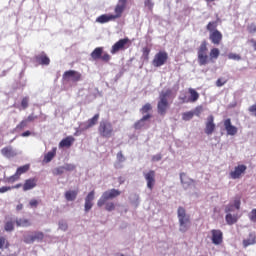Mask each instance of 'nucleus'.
I'll return each instance as SVG.
<instances>
[{"instance_id":"nucleus-1","label":"nucleus","mask_w":256,"mask_h":256,"mask_svg":"<svg viewBox=\"0 0 256 256\" xmlns=\"http://www.w3.org/2000/svg\"><path fill=\"white\" fill-rule=\"evenodd\" d=\"M172 93L173 91L171 89L160 92L157 111L158 115H161V117H165V115H167V110L169 109V97H171Z\"/></svg>"},{"instance_id":"nucleus-2","label":"nucleus","mask_w":256,"mask_h":256,"mask_svg":"<svg viewBox=\"0 0 256 256\" xmlns=\"http://www.w3.org/2000/svg\"><path fill=\"white\" fill-rule=\"evenodd\" d=\"M177 217L179 221V231L180 233H187L191 228V216L187 214V210L183 207H178Z\"/></svg>"},{"instance_id":"nucleus-3","label":"nucleus","mask_w":256,"mask_h":256,"mask_svg":"<svg viewBox=\"0 0 256 256\" xmlns=\"http://www.w3.org/2000/svg\"><path fill=\"white\" fill-rule=\"evenodd\" d=\"M208 43L206 40H203L198 47L197 55H198V63L201 67L207 65L209 63V48L207 47Z\"/></svg>"},{"instance_id":"nucleus-4","label":"nucleus","mask_w":256,"mask_h":256,"mask_svg":"<svg viewBox=\"0 0 256 256\" xmlns=\"http://www.w3.org/2000/svg\"><path fill=\"white\" fill-rule=\"evenodd\" d=\"M98 133L100 137H103L104 139H109L113 137V133H114L113 124H111L109 120L100 121L98 126Z\"/></svg>"},{"instance_id":"nucleus-5","label":"nucleus","mask_w":256,"mask_h":256,"mask_svg":"<svg viewBox=\"0 0 256 256\" xmlns=\"http://www.w3.org/2000/svg\"><path fill=\"white\" fill-rule=\"evenodd\" d=\"M121 195V191L117 189H111L103 192L102 196L97 201L98 207H103L110 199H115V197H119Z\"/></svg>"},{"instance_id":"nucleus-6","label":"nucleus","mask_w":256,"mask_h":256,"mask_svg":"<svg viewBox=\"0 0 256 256\" xmlns=\"http://www.w3.org/2000/svg\"><path fill=\"white\" fill-rule=\"evenodd\" d=\"M90 57L93 59V61H104V63H109L111 61V55L108 53H103V47H97L95 48L91 54Z\"/></svg>"},{"instance_id":"nucleus-7","label":"nucleus","mask_w":256,"mask_h":256,"mask_svg":"<svg viewBox=\"0 0 256 256\" xmlns=\"http://www.w3.org/2000/svg\"><path fill=\"white\" fill-rule=\"evenodd\" d=\"M168 60L169 54L166 51L161 50L154 55L152 65L153 67H163V65H165V63H167Z\"/></svg>"},{"instance_id":"nucleus-8","label":"nucleus","mask_w":256,"mask_h":256,"mask_svg":"<svg viewBox=\"0 0 256 256\" xmlns=\"http://www.w3.org/2000/svg\"><path fill=\"white\" fill-rule=\"evenodd\" d=\"M45 239V234L41 231H34L32 234H28L24 236V243L27 245H31L32 243H35V241H43Z\"/></svg>"},{"instance_id":"nucleus-9","label":"nucleus","mask_w":256,"mask_h":256,"mask_svg":"<svg viewBox=\"0 0 256 256\" xmlns=\"http://www.w3.org/2000/svg\"><path fill=\"white\" fill-rule=\"evenodd\" d=\"M128 1L129 0H118V3L116 4V6L114 8V13H115V14H113L114 20L121 19V17H123V13L127 9Z\"/></svg>"},{"instance_id":"nucleus-10","label":"nucleus","mask_w":256,"mask_h":256,"mask_svg":"<svg viewBox=\"0 0 256 256\" xmlns=\"http://www.w3.org/2000/svg\"><path fill=\"white\" fill-rule=\"evenodd\" d=\"M62 77L64 81H72V83H78V81H81L82 76L81 73L75 70H68L64 72Z\"/></svg>"},{"instance_id":"nucleus-11","label":"nucleus","mask_w":256,"mask_h":256,"mask_svg":"<svg viewBox=\"0 0 256 256\" xmlns=\"http://www.w3.org/2000/svg\"><path fill=\"white\" fill-rule=\"evenodd\" d=\"M215 129V117L213 115H209L206 119L204 133L206 135H213V133H215Z\"/></svg>"},{"instance_id":"nucleus-12","label":"nucleus","mask_w":256,"mask_h":256,"mask_svg":"<svg viewBox=\"0 0 256 256\" xmlns=\"http://www.w3.org/2000/svg\"><path fill=\"white\" fill-rule=\"evenodd\" d=\"M130 40L128 37L124 38V39H120L119 41H117L111 48L110 53L112 55H115V53H119V51H123V49H125V45L129 44Z\"/></svg>"},{"instance_id":"nucleus-13","label":"nucleus","mask_w":256,"mask_h":256,"mask_svg":"<svg viewBox=\"0 0 256 256\" xmlns=\"http://www.w3.org/2000/svg\"><path fill=\"white\" fill-rule=\"evenodd\" d=\"M155 171L154 170H149L148 172L144 173V179L147 182V188L150 191H153V187H155Z\"/></svg>"},{"instance_id":"nucleus-14","label":"nucleus","mask_w":256,"mask_h":256,"mask_svg":"<svg viewBox=\"0 0 256 256\" xmlns=\"http://www.w3.org/2000/svg\"><path fill=\"white\" fill-rule=\"evenodd\" d=\"M211 241L213 245H221L223 243V232L219 229H212L211 230Z\"/></svg>"},{"instance_id":"nucleus-15","label":"nucleus","mask_w":256,"mask_h":256,"mask_svg":"<svg viewBox=\"0 0 256 256\" xmlns=\"http://www.w3.org/2000/svg\"><path fill=\"white\" fill-rule=\"evenodd\" d=\"M209 39L213 45H221V41H223V33L219 30H214L210 32Z\"/></svg>"},{"instance_id":"nucleus-16","label":"nucleus","mask_w":256,"mask_h":256,"mask_svg":"<svg viewBox=\"0 0 256 256\" xmlns=\"http://www.w3.org/2000/svg\"><path fill=\"white\" fill-rule=\"evenodd\" d=\"M247 171V166L241 164L234 168V171L230 172L231 179H241L243 173Z\"/></svg>"},{"instance_id":"nucleus-17","label":"nucleus","mask_w":256,"mask_h":256,"mask_svg":"<svg viewBox=\"0 0 256 256\" xmlns=\"http://www.w3.org/2000/svg\"><path fill=\"white\" fill-rule=\"evenodd\" d=\"M223 123H224V129L227 132V135H230L233 137L235 136L237 131H239L237 127L233 126V124L231 123V118L225 119Z\"/></svg>"},{"instance_id":"nucleus-18","label":"nucleus","mask_w":256,"mask_h":256,"mask_svg":"<svg viewBox=\"0 0 256 256\" xmlns=\"http://www.w3.org/2000/svg\"><path fill=\"white\" fill-rule=\"evenodd\" d=\"M35 63L38 65H49L51 63V59L45 54V52H42L41 54H38L34 57Z\"/></svg>"},{"instance_id":"nucleus-19","label":"nucleus","mask_w":256,"mask_h":256,"mask_svg":"<svg viewBox=\"0 0 256 256\" xmlns=\"http://www.w3.org/2000/svg\"><path fill=\"white\" fill-rule=\"evenodd\" d=\"M1 153L3 157H6V159H13V157H17V152L11 146L2 148Z\"/></svg>"},{"instance_id":"nucleus-20","label":"nucleus","mask_w":256,"mask_h":256,"mask_svg":"<svg viewBox=\"0 0 256 256\" xmlns=\"http://www.w3.org/2000/svg\"><path fill=\"white\" fill-rule=\"evenodd\" d=\"M35 187H37V178H30L25 180L22 189L23 191H31V189H35Z\"/></svg>"},{"instance_id":"nucleus-21","label":"nucleus","mask_w":256,"mask_h":256,"mask_svg":"<svg viewBox=\"0 0 256 256\" xmlns=\"http://www.w3.org/2000/svg\"><path fill=\"white\" fill-rule=\"evenodd\" d=\"M15 223L17 227H23V228L31 227L33 225V222H31V219L25 218V217L16 218Z\"/></svg>"},{"instance_id":"nucleus-22","label":"nucleus","mask_w":256,"mask_h":256,"mask_svg":"<svg viewBox=\"0 0 256 256\" xmlns=\"http://www.w3.org/2000/svg\"><path fill=\"white\" fill-rule=\"evenodd\" d=\"M73 143H75V138L73 136H68L60 141L59 147L69 148V147H71V145H73Z\"/></svg>"},{"instance_id":"nucleus-23","label":"nucleus","mask_w":256,"mask_h":256,"mask_svg":"<svg viewBox=\"0 0 256 256\" xmlns=\"http://www.w3.org/2000/svg\"><path fill=\"white\" fill-rule=\"evenodd\" d=\"M97 23H109V21H115L113 14H102L96 19Z\"/></svg>"},{"instance_id":"nucleus-24","label":"nucleus","mask_w":256,"mask_h":256,"mask_svg":"<svg viewBox=\"0 0 256 256\" xmlns=\"http://www.w3.org/2000/svg\"><path fill=\"white\" fill-rule=\"evenodd\" d=\"M188 93L190 94V97L188 99L190 103H195L196 101H199V92H197V90L189 88Z\"/></svg>"},{"instance_id":"nucleus-25","label":"nucleus","mask_w":256,"mask_h":256,"mask_svg":"<svg viewBox=\"0 0 256 256\" xmlns=\"http://www.w3.org/2000/svg\"><path fill=\"white\" fill-rule=\"evenodd\" d=\"M77 195H79V191L69 190L65 192V199L66 201H75L77 199Z\"/></svg>"},{"instance_id":"nucleus-26","label":"nucleus","mask_w":256,"mask_h":256,"mask_svg":"<svg viewBox=\"0 0 256 256\" xmlns=\"http://www.w3.org/2000/svg\"><path fill=\"white\" fill-rule=\"evenodd\" d=\"M55 155H57V148H53L44 156V162L51 163V161H53V159L55 158Z\"/></svg>"},{"instance_id":"nucleus-27","label":"nucleus","mask_w":256,"mask_h":256,"mask_svg":"<svg viewBox=\"0 0 256 256\" xmlns=\"http://www.w3.org/2000/svg\"><path fill=\"white\" fill-rule=\"evenodd\" d=\"M99 121V114H95L92 118L88 119L86 122V129H91L95 127V124Z\"/></svg>"},{"instance_id":"nucleus-28","label":"nucleus","mask_w":256,"mask_h":256,"mask_svg":"<svg viewBox=\"0 0 256 256\" xmlns=\"http://www.w3.org/2000/svg\"><path fill=\"white\" fill-rule=\"evenodd\" d=\"M219 55H221L219 48H212L209 53V61H214L219 59Z\"/></svg>"},{"instance_id":"nucleus-29","label":"nucleus","mask_w":256,"mask_h":256,"mask_svg":"<svg viewBox=\"0 0 256 256\" xmlns=\"http://www.w3.org/2000/svg\"><path fill=\"white\" fill-rule=\"evenodd\" d=\"M217 27H219V19L216 21H210L207 24L206 29L209 31V33H213V31H218Z\"/></svg>"},{"instance_id":"nucleus-30","label":"nucleus","mask_w":256,"mask_h":256,"mask_svg":"<svg viewBox=\"0 0 256 256\" xmlns=\"http://www.w3.org/2000/svg\"><path fill=\"white\" fill-rule=\"evenodd\" d=\"M31 169V165L30 164H26L23 166H20L17 168L16 170V174L21 177V175H23L24 173H27V171H29Z\"/></svg>"},{"instance_id":"nucleus-31","label":"nucleus","mask_w":256,"mask_h":256,"mask_svg":"<svg viewBox=\"0 0 256 256\" xmlns=\"http://www.w3.org/2000/svg\"><path fill=\"white\" fill-rule=\"evenodd\" d=\"M227 225H235L237 223V216H233L231 213H228L225 217Z\"/></svg>"},{"instance_id":"nucleus-32","label":"nucleus","mask_w":256,"mask_h":256,"mask_svg":"<svg viewBox=\"0 0 256 256\" xmlns=\"http://www.w3.org/2000/svg\"><path fill=\"white\" fill-rule=\"evenodd\" d=\"M249 245H255V236L253 234H250L248 239L243 240L244 247H249Z\"/></svg>"},{"instance_id":"nucleus-33","label":"nucleus","mask_w":256,"mask_h":256,"mask_svg":"<svg viewBox=\"0 0 256 256\" xmlns=\"http://www.w3.org/2000/svg\"><path fill=\"white\" fill-rule=\"evenodd\" d=\"M193 117H195V113L193 111H188V112L182 113L183 121H191V119H193Z\"/></svg>"},{"instance_id":"nucleus-34","label":"nucleus","mask_w":256,"mask_h":256,"mask_svg":"<svg viewBox=\"0 0 256 256\" xmlns=\"http://www.w3.org/2000/svg\"><path fill=\"white\" fill-rule=\"evenodd\" d=\"M151 54V48L149 47H143L142 48V57L145 61H149V55Z\"/></svg>"},{"instance_id":"nucleus-35","label":"nucleus","mask_w":256,"mask_h":256,"mask_svg":"<svg viewBox=\"0 0 256 256\" xmlns=\"http://www.w3.org/2000/svg\"><path fill=\"white\" fill-rule=\"evenodd\" d=\"M4 229L7 232H11L15 230V224L13 223V221H7L4 225Z\"/></svg>"},{"instance_id":"nucleus-36","label":"nucleus","mask_w":256,"mask_h":256,"mask_svg":"<svg viewBox=\"0 0 256 256\" xmlns=\"http://www.w3.org/2000/svg\"><path fill=\"white\" fill-rule=\"evenodd\" d=\"M9 249V241H7L6 237L1 236L0 237V249Z\"/></svg>"},{"instance_id":"nucleus-37","label":"nucleus","mask_w":256,"mask_h":256,"mask_svg":"<svg viewBox=\"0 0 256 256\" xmlns=\"http://www.w3.org/2000/svg\"><path fill=\"white\" fill-rule=\"evenodd\" d=\"M153 109V106H151V104L146 103L144 106H142V108L140 109V112L142 113V115H145V113H149V111H151Z\"/></svg>"},{"instance_id":"nucleus-38","label":"nucleus","mask_w":256,"mask_h":256,"mask_svg":"<svg viewBox=\"0 0 256 256\" xmlns=\"http://www.w3.org/2000/svg\"><path fill=\"white\" fill-rule=\"evenodd\" d=\"M28 121L25 119V120H22L17 126H16V129L18 130V131H23V129L25 128V127H27V125H28Z\"/></svg>"},{"instance_id":"nucleus-39","label":"nucleus","mask_w":256,"mask_h":256,"mask_svg":"<svg viewBox=\"0 0 256 256\" xmlns=\"http://www.w3.org/2000/svg\"><path fill=\"white\" fill-rule=\"evenodd\" d=\"M105 205V209L109 212L111 211H115V203L113 202H107L104 204Z\"/></svg>"},{"instance_id":"nucleus-40","label":"nucleus","mask_w":256,"mask_h":256,"mask_svg":"<svg viewBox=\"0 0 256 256\" xmlns=\"http://www.w3.org/2000/svg\"><path fill=\"white\" fill-rule=\"evenodd\" d=\"M228 59H231L232 61H241V55L235 54V53H229Z\"/></svg>"},{"instance_id":"nucleus-41","label":"nucleus","mask_w":256,"mask_h":256,"mask_svg":"<svg viewBox=\"0 0 256 256\" xmlns=\"http://www.w3.org/2000/svg\"><path fill=\"white\" fill-rule=\"evenodd\" d=\"M95 199V190H92L88 193V195L85 198V201H89L90 203H93V200Z\"/></svg>"},{"instance_id":"nucleus-42","label":"nucleus","mask_w":256,"mask_h":256,"mask_svg":"<svg viewBox=\"0 0 256 256\" xmlns=\"http://www.w3.org/2000/svg\"><path fill=\"white\" fill-rule=\"evenodd\" d=\"M247 31L248 33H250L251 35L256 33V25L255 23H251L247 26Z\"/></svg>"},{"instance_id":"nucleus-43","label":"nucleus","mask_w":256,"mask_h":256,"mask_svg":"<svg viewBox=\"0 0 256 256\" xmlns=\"http://www.w3.org/2000/svg\"><path fill=\"white\" fill-rule=\"evenodd\" d=\"M15 181H19V174H17V172L14 175L7 178L8 183H15Z\"/></svg>"},{"instance_id":"nucleus-44","label":"nucleus","mask_w":256,"mask_h":256,"mask_svg":"<svg viewBox=\"0 0 256 256\" xmlns=\"http://www.w3.org/2000/svg\"><path fill=\"white\" fill-rule=\"evenodd\" d=\"M227 79L225 78H218L216 81V87H223V85H226Z\"/></svg>"},{"instance_id":"nucleus-45","label":"nucleus","mask_w":256,"mask_h":256,"mask_svg":"<svg viewBox=\"0 0 256 256\" xmlns=\"http://www.w3.org/2000/svg\"><path fill=\"white\" fill-rule=\"evenodd\" d=\"M92 208H93V202H89L85 200V205H84L85 212L89 213V211H91Z\"/></svg>"},{"instance_id":"nucleus-46","label":"nucleus","mask_w":256,"mask_h":256,"mask_svg":"<svg viewBox=\"0 0 256 256\" xmlns=\"http://www.w3.org/2000/svg\"><path fill=\"white\" fill-rule=\"evenodd\" d=\"M22 109H27L29 107V97H24L21 101Z\"/></svg>"},{"instance_id":"nucleus-47","label":"nucleus","mask_w":256,"mask_h":256,"mask_svg":"<svg viewBox=\"0 0 256 256\" xmlns=\"http://www.w3.org/2000/svg\"><path fill=\"white\" fill-rule=\"evenodd\" d=\"M65 173L64 166H60L58 168H55L54 175H63Z\"/></svg>"},{"instance_id":"nucleus-48","label":"nucleus","mask_w":256,"mask_h":256,"mask_svg":"<svg viewBox=\"0 0 256 256\" xmlns=\"http://www.w3.org/2000/svg\"><path fill=\"white\" fill-rule=\"evenodd\" d=\"M193 113L196 117H199L203 113V106H197Z\"/></svg>"},{"instance_id":"nucleus-49","label":"nucleus","mask_w":256,"mask_h":256,"mask_svg":"<svg viewBox=\"0 0 256 256\" xmlns=\"http://www.w3.org/2000/svg\"><path fill=\"white\" fill-rule=\"evenodd\" d=\"M64 171H75V164H65Z\"/></svg>"},{"instance_id":"nucleus-50","label":"nucleus","mask_w":256,"mask_h":256,"mask_svg":"<svg viewBox=\"0 0 256 256\" xmlns=\"http://www.w3.org/2000/svg\"><path fill=\"white\" fill-rule=\"evenodd\" d=\"M142 127H145V122H143V120H139L134 124L135 129H142Z\"/></svg>"},{"instance_id":"nucleus-51","label":"nucleus","mask_w":256,"mask_h":256,"mask_svg":"<svg viewBox=\"0 0 256 256\" xmlns=\"http://www.w3.org/2000/svg\"><path fill=\"white\" fill-rule=\"evenodd\" d=\"M233 207H235V209H237V210L241 209V199H240V198H236V199L234 200V205H233Z\"/></svg>"},{"instance_id":"nucleus-52","label":"nucleus","mask_w":256,"mask_h":256,"mask_svg":"<svg viewBox=\"0 0 256 256\" xmlns=\"http://www.w3.org/2000/svg\"><path fill=\"white\" fill-rule=\"evenodd\" d=\"M249 219H250V221H253V222L256 221V209H252V211L250 212V215H249Z\"/></svg>"},{"instance_id":"nucleus-53","label":"nucleus","mask_w":256,"mask_h":256,"mask_svg":"<svg viewBox=\"0 0 256 256\" xmlns=\"http://www.w3.org/2000/svg\"><path fill=\"white\" fill-rule=\"evenodd\" d=\"M248 111H249V113H251L252 115H254V117H256V103L253 104L252 106H250V107L248 108Z\"/></svg>"},{"instance_id":"nucleus-54","label":"nucleus","mask_w":256,"mask_h":256,"mask_svg":"<svg viewBox=\"0 0 256 256\" xmlns=\"http://www.w3.org/2000/svg\"><path fill=\"white\" fill-rule=\"evenodd\" d=\"M59 229H61V231H67L68 226L66 222H59Z\"/></svg>"},{"instance_id":"nucleus-55","label":"nucleus","mask_w":256,"mask_h":256,"mask_svg":"<svg viewBox=\"0 0 256 256\" xmlns=\"http://www.w3.org/2000/svg\"><path fill=\"white\" fill-rule=\"evenodd\" d=\"M29 205L32 208L33 207L36 208L39 205V201H37V199H32V200H30Z\"/></svg>"},{"instance_id":"nucleus-56","label":"nucleus","mask_w":256,"mask_h":256,"mask_svg":"<svg viewBox=\"0 0 256 256\" xmlns=\"http://www.w3.org/2000/svg\"><path fill=\"white\" fill-rule=\"evenodd\" d=\"M117 159L120 163H123V161H125V156H123V152H118L117 153Z\"/></svg>"},{"instance_id":"nucleus-57","label":"nucleus","mask_w":256,"mask_h":256,"mask_svg":"<svg viewBox=\"0 0 256 256\" xmlns=\"http://www.w3.org/2000/svg\"><path fill=\"white\" fill-rule=\"evenodd\" d=\"M161 159H163V156H161V154H156V155L152 156V161L154 163L157 161H161Z\"/></svg>"},{"instance_id":"nucleus-58","label":"nucleus","mask_w":256,"mask_h":256,"mask_svg":"<svg viewBox=\"0 0 256 256\" xmlns=\"http://www.w3.org/2000/svg\"><path fill=\"white\" fill-rule=\"evenodd\" d=\"M7 191H11V186L0 187V193H7Z\"/></svg>"},{"instance_id":"nucleus-59","label":"nucleus","mask_w":256,"mask_h":256,"mask_svg":"<svg viewBox=\"0 0 256 256\" xmlns=\"http://www.w3.org/2000/svg\"><path fill=\"white\" fill-rule=\"evenodd\" d=\"M35 119H37V116H35V115H33V114H30V115L27 117L26 121H27L28 123H30V122H33Z\"/></svg>"},{"instance_id":"nucleus-60","label":"nucleus","mask_w":256,"mask_h":256,"mask_svg":"<svg viewBox=\"0 0 256 256\" xmlns=\"http://www.w3.org/2000/svg\"><path fill=\"white\" fill-rule=\"evenodd\" d=\"M233 208H234L233 204H229L225 208V213H231L233 211Z\"/></svg>"},{"instance_id":"nucleus-61","label":"nucleus","mask_w":256,"mask_h":256,"mask_svg":"<svg viewBox=\"0 0 256 256\" xmlns=\"http://www.w3.org/2000/svg\"><path fill=\"white\" fill-rule=\"evenodd\" d=\"M248 43L253 47L254 51H256V40L255 39H250L248 40Z\"/></svg>"},{"instance_id":"nucleus-62","label":"nucleus","mask_w":256,"mask_h":256,"mask_svg":"<svg viewBox=\"0 0 256 256\" xmlns=\"http://www.w3.org/2000/svg\"><path fill=\"white\" fill-rule=\"evenodd\" d=\"M145 6L148 7V9H153V2L151 0H146Z\"/></svg>"},{"instance_id":"nucleus-63","label":"nucleus","mask_w":256,"mask_h":256,"mask_svg":"<svg viewBox=\"0 0 256 256\" xmlns=\"http://www.w3.org/2000/svg\"><path fill=\"white\" fill-rule=\"evenodd\" d=\"M148 119H151V114L144 115L140 120L145 123V121H148Z\"/></svg>"},{"instance_id":"nucleus-64","label":"nucleus","mask_w":256,"mask_h":256,"mask_svg":"<svg viewBox=\"0 0 256 256\" xmlns=\"http://www.w3.org/2000/svg\"><path fill=\"white\" fill-rule=\"evenodd\" d=\"M31 135V131L27 130L22 133V137H29Z\"/></svg>"}]
</instances>
